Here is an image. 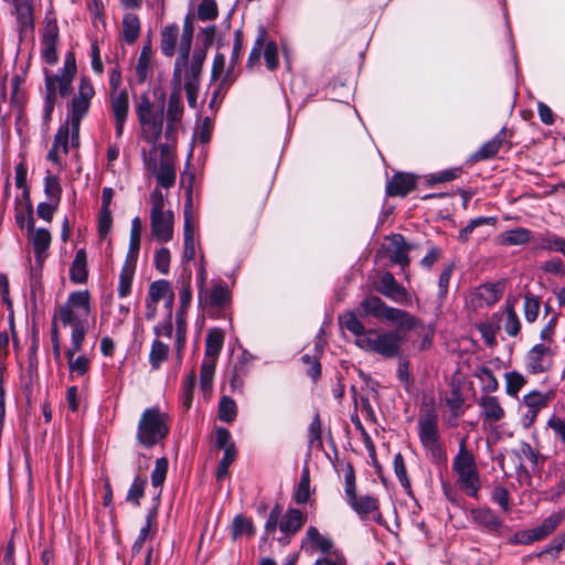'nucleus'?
<instances>
[{"instance_id":"49","label":"nucleus","mask_w":565,"mask_h":565,"mask_svg":"<svg viewBox=\"0 0 565 565\" xmlns=\"http://www.w3.org/2000/svg\"><path fill=\"white\" fill-rule=\"evenodd\" d=\"M539 248L563 254L565 249V238L554 233L546 232L539 238Z\"/></svg>"},{"instance_id":"57","label":"nucleus","mask_w":565,"mask_h":565,"mask_svg":"<svg viewBox=\"0 0 565 565\" xmlns=\"http://www.w3.org/2000/svg\"><path fill=\"white\" fill-rule=\"evenodd\" d=\"M310 498V478L307 470L302 471L296 491L294 493V500L298 504L306 503Z\"/></svg>"},{"instance_id":"3","label":"nucleus","mask_w":565,"mask_h":565,"mask_svg":"<svg viewBox=\"0 0 565 565\" xmlns=\"http://www.w3.org/2000/svg\"><path fill=\"white\" fill-rule=\"evenodd\" d=\"M192 36V26L185 24L183 28V33L180 38L179 56L177 58L183 60V66L180 76V89L182 90V83L184 82V90L186 94L188 104L191 108H196L200 76L202 72V65L205 60V52L202 50H196L193 52L191 58H189Z\"/></svg>"},{"instance_id":"8","label":"nucleus","mask_w":565,"mask_h":565,"mask_svg":"<svg viewBox=\"0 0 565 565\" xmlns=\"http://www.w3.org/2000/svg\"><path fill=\"white\" fill-rule=\"evenodd\" d=\"M355 344L364 351L392 359L399 354L403 338L395 331L367 329L362 338L355 339Z\"/></svg>"},{"instance_id":"28","label":"nucleus","mask_w":565,"mask_h":565,"mask_svg":"<svg viewBox=\"0 0 565 565\" xmlns=\"http://www.w3.org/2000/svg\"><path fill=\"white\" fill-rule=\"evenodd\" d=\"M30 241L33 246L36 265L43 266L47 256L46 250L51 244L50 232L45 228H30Z\"/></svg>"},{"instance_id":"14","label":"nucleus","mask_w":565,"mask_h":565,"mask_svg":"<svg viewBox=\"0 0 565 565\" xmlns=\"http://www.w3.org/2000/svg\"><path fill=\"white\" fill-rule=\"evenodd\" d=\"M180 297V309L175 316V334H174V349L177 359L181 361L182 352L186 341V323L184 320V312L189 308L192 299L191 291V275L189 274L182 280V286L179 292Z\"/></svg>"},{"instance_id":"23","label":"nucleus","mask_w":565,"mask_h":565,"mask_svg":"<svg viewBox=\"0 0 565 565\" xmlns=\"http://www.w3.org/2000/svg\"><path fill=\"white\" fill-rule=\"evenodd\" d=\"M17 28L20 38L26 36L34 30V7L32 0H12Z\"/></svg>"},{"instance_id":"52","label":"nucleus","mask_w":565,"mask_h":565,"mask_svg":"<svg viewBox=\"0 0 565 565\" xmlns=\"http://www.w3.org/2000/svg\"><path fill=\"white\" fill-rule=\"evenodd\" d=\"M254 525L250 519L236 515L231 525V534L233 540H236L243 535L252 536L254 534Z\"/></svg>"},{"instance_id":"37","label":"nucleus","mask_w":565,"mask_h":565,"mask_svg":"<svg viewBox=\"0 0 565 565\" xmlns=\"http://www.w3.org/2000/svg\"><path fill=\"white\" fill-rule=\"evenodd\" d=\"M136 270V262L126 259L119 274L118 296L126 298L131 294V286Z\"/></svg>"},{"instance_id":"64","label":"nucleus","mask_w":565,"mask_h":565,"mask_svg":"<svg viewBox=\"0 0 565 565\" xmlns=\"http://www.w3.org/2000/svg\"><path fill=\"white\" fill-rule=\"evenodd\" d=\"M217 17V6L214 0H202L198 8V18L202 21L214 20Z\"/></svg>"},{"instance_id":"46","label":"nucleus","mask_w":565,"mask_h":565,"mask_svg":"<svg viewBox=\"0 0 565 565\" xmlns=\"http://www.w3.org/2000/svg\"><path fill=\"white\" fill-rule=\"evenodd\" d=\"M215 366L216 362L212 360L202 361L200 372V386L205 397H207L212 392Z\"/></svg>"},{"instance_id":"15","label":"nucleus","mask_w":565,"mask_h":565,"mask_svg":"<svg viewBox=\"0 0 565 565\" xmlns=\"http://www.w3.org/2000/svg\"><path fill=\"white\" fill-rule=\"evenodd\" d=\"M554 392H541L532 390L522 397L521 406L525 412L521 415L520 423L524 428H530L537 418L539 413L548 406L554 399Z\"/></svg>"},{"instance_id":"61","label":"nucleus","mask_w":565,"mask_h":565,"mask_svg":"<svg viewBox=\"0 0 565 565\" xmlns=\"http://www.w3.org/2000/svg\"><path fill=\"white\" fill-rule=\"evenodd\" d=\"M168 472V460L162 457L156 460L154 469L151 472V483L154 488L163 484Z\"/></svg>"},{"instance_id":"30","label":"nucleus","mask_w":565,"mask_h":565,"mask_svg":"<svg viewBox=\"0 0 565 565\" xmlns=\"http://www.w3.org/2000/svg\"><path fill=\"white\" fill-rule=\"evenodd\" d=\"M415 177L408 173H396L386 184V193L391 196H405L415 189Z\"/></svg>"},{"instance_id":"2","label":"nucleus","mask_w":565,"mask_h":565,"mask_svg":"<svg viewBox=\"0 0 565 565\" xmlns=\"http://www.w3.org/2000/svg\"><path fill=\"white\" fill-rule=\"evenodd\" d=\"M76 72V58L73 52L65 54L63 67H61L57 73H52L47 68L43 70L45 89L42 120L44 125H49L51 121L54 107L57 103V96L66 97L72 93Z\"/></svg>"},{"instance_id":"35","label":"nucleus","mask_w":565,"mask_h":565,"mask_svg":"<svg viewBox=\"0 0 565 565\" xmlns=\"http://www.w3.org/2000/svg\"><path fill=\"white\" fill-rule=\"evenodd\" d=\"M531 231L524 227L504 231L499 235V243L504 246L524 245L531 241Z\"/></svg>"},{"instance_id":"32","label":"nucleus","mask_w":565,"mask_h":565,"mask_svg":"<svg viewBox=\"0 0 565 565\" xmlns=\"http://www.w3.org/2000/svg\"><path fill=\"white\" fill-rule=\"evenodd\" d=\"M306 514L298 509H289L280 519L279 529L286 535L296 534L305 524Z\"/></svg>"},{"instance_id":"43","label":"nucleus","mask_w":565,"mask_h":565,"mask_svg":"<svg viewBox=\"0 0 565 565\" xmlns=\"http://www.w3.org/2000/svg\"><path fill=\"white\" fill-rule=\"evenodd\" d=\"M564 514L561 511L553 512L547 518L543 520V522L534 527V531L536 533V537L539 541L547 537L550 534H552L558 525L563 522Z\"/></svg>"},{"instance_id":"5","label":"nucleus","mask_w":565,"mask_h":565,"mask_svg":"<svg viewBox=\"0 0 565 565\" xmlns=\"http://www.w3.org/2000/svg\"><path fill=\"white\" fill-rule=\"evenodd\" d=\"M157 102H152L148 94H141L136 103V115L140 124L142 138L151 145L159 141L164 120L166 94L161 89Z\"/></svg>"},{"instance_id":"29","label":"nucleus","mask_w":565,"mask_h":565,"mask_svg":"<svg viewBox=\"0 0 565 565\" xmlns=\"http://www.w3.org/2000/svg\"><path fill=\"white\" fill-rule=\"evenodd\" d=\"M148 297L152 299V301H164V307L170 313H172V308L174 303V291L170 281L161 279L156 280L149 286Z\"/></svg>"},{"instance_id":"36","label":"nucleus","mask_w":565,"mask_h":565,"mask_svg":"<svg viewBox=\"0 0 565 565\" xmlns=\"http://www.w3.org/2000/svg\"><path fill=\"white\" fill-rule=\"evenodd\" d=\"M507 137V129L502 128L491 140L482 145L475 153L477 160H487L494 157L502 147Z\"/></svg>"},{"instance_id":"25","label":"nucleus","mask_w":565,"mask_h":565,"mask_svg":"<svg viewBox=\"0 0 565 565\" xmlns=\"http://www.w3.org/2000/svg\"><path fill=\"white\" fill-rule=\"evenodd\" d=\"M383 249L391 262L399 265L402 268L408 266V246L401 234L388 236L383 244Z\"/></svg>"},{"instance_id":"50","label":"nucleus","mask_w":565,"mask_h":565,"mask_svg":"<svg viewBox=\"0 0 565 565\" xmlns=\"http://www.w3.org/2000/svg\"><path fill=\"white\" fill-rule=\"evenodd\" d=\"M497 224V217L494 216H479L469 221V223L459 231L458 239L460 242H468L473 231L482 225L494 226Z\"/></svg>"},{"instance_id":"9","label":"nucleus","mask_w":565,"mask_h":565,"mask_svg":"<svg viewBox=\"0 0 565 565\" xmlns=\"http://www.w3.org/2000/svg\"><path fill=\"white\" fill-rule=\"evenodd\" d=\"M452 469L457 475L459 488L465 491L467 495L477 498L480 490L479 472L475 456L467 450L465 440L460 443L459 451L452 462Z\"/></svg>"},{"instance_id":"38","label":"nucleus","mask_w":565,"mask_h":565,"mask_svg":"<svg viewBox=\"0 0 565 565\" xmlns=\"http://www.w3.org/2000/svg\"><path fill=\"white\" fill-rule=\"evenodd\" d=\"M87 262L84 249L76 252L75 258L70 268V278L75 284H84L87 280Z\"/></svg>"},{"instance_id":"59","label":"nucleus","mask_w":565,"mask_h":565,"mask_svg":"<svg viewBox=\"0 0 565 565\" xmlns=\"http://www.w3.org/2000/svg\"><path fill=\"white\" fill-rule=\"evenodd\" d=\"M72 328L71 345L67 351L81 352L88 330V324L75 326Z\"/></svg>"},{"instance_id":"21","label":"nucleus","mask_w":565,"mask_h":565,"mask_svg":"<svg viewBox=\"0 0 565 565\" xmlns=\"http://www.w3.org/2000/svg\"><path fill=\"white\" fill-rule=\"evenodd\" d=\"M374 287L380 294L394 302L408 305L412 301L409 292L396 281L391 273L381 274L379 280L374 282Z\"/></svg>"},{"instance_id":"11","label":"nucleus","mask_w":565,"mask_h":565,"mask_svg":"<svg viewBox=\"0 0 565 565\" xmlns=\"http://www.w3.org/2000/svg\"><path fill=\"white\" fill-rule=\"evenodd\" d=\"M361 309L365 316L383 319L399 328H413L416 319L407 311L388 307L381 298L367 296L361 302Z\"/></svg>"},{"instance_id":"34","label":"nucleus","mask_w":565,"mask_h":565,"mask_svg":"<svg viewBox=\"0 0 565 565\" xmlns=\"http://www.w3.org/2000/svg\"><path fill=\"white\" fill-rule=\"evenodd\" d=\"M121 86V71L118 66L110 68L109 71V105H113L117 98L122 99L126 104H129V95L126 88Z\"/></svg>"},{"instance_id":"39","label":"nucleus","mask_w":565,"mask_h":565,"mask_svg":"<svg viewBox=\"0 0 565 565\" xmlns=\"http://www.w3.org/2000/svg\"><path fill=\"white\" fill-rule=\"evenodd\" d=\"M224 343V334L221 330H211L206 335L205 354L203 360L217 361Z\"/></svg>"},{"instance_id":"18","label":"nucleus","mask_w":565,"mask_h":565,"mask_svg":"<svg viewBox=\"0 0 565 565\" xmlns=\"http://www.w3.org/2000/svg\"><path fill=\"white\" fill-rule=\"evenodd\" d=\"M301 550L310 556L316 554H320L321 556L331 555L334 551H338L334 547L333 541L330 536L320 533V531L310 525L306 530V534L301 540Z\"/></svg>"},{"instance_id":"31","label":"nucleus","mask_w":565,"mask_h":565,"mask_svg":"<svg viewBox=\"0 0 565 565\" xmlns=\"http://www.w3.org/2000/svg\"><path fill=\"white\" fill-rule=\"evenodd\" d=\"M152 72V47L151 43L148 42L141 47L135 66V75L137 82L139 84H143L149 77H151Z\"/></svg>"},{"instance_id":"10","label":"nucleus","mask_w":565,"mask_h":565,"mask_svg":"<svg viewBox=\"0 0 565 565\" xmlns=\"http://www.w3.org/2000/svg\"><path fill=\"white\" fill-rule=\"evenodd\" d=\"M89 312L90 294L88 290H78L68 295L67 301L58 308L55 319L64 327L83 326L88 324Z\"/></svg>"},{"instance_id":"26","label":"nucleus","mask_w":565,"mask_h":565,"mask_svg":"<svg viewBox=\"0 0 565 565\" xmlns=\"http://www.w3.org/2000/svg\"><path fill=\"white\" fill-rule=\"evenodd\" d=\"M149 168L156 177L159 186L170 189L174 185L177 178L175 166L169 153L162 151L159 164L153 163V166Z\"/></svg>"},{"instance_id":"33","label":"nucleus","mask_w":565,"mask_h":565,"mask_svg":"<svg viewBox=\"0 0 565 565\" xmlns=\"http://www.w3.org/2000/svg\"><path fill=\"white\" fill-rule=\"evenodd\" d=\"M129 105L122 99L117 98L114 100L113 105H110V111L115 121V136L117 139H120L124 134V127L128 119L129 114Z\"/></svg>"},{"instance_id":"58","label":"nucleus","mask_w":565,"mask_h":565,"mask_svg":"<svg viewBox=\"0 0 565 565\" xmlns=\"http://www.w3.org/2000/svg\"><path fill=\"white\" fill-rule=\"evenodd\" d=\"M44 192H45L49 201H54V203H60L62 189L60 185V180L56 175L47 174L45 177Z\"/></svg>"},{"instance_id":"41","label":"nucleus","mask_w":565,"mask_h":565,"mask_svg":"<svg viewBox=\"0 0 565 565\" xmlns=\"http://www.w3.org/2000/svg\"><path fill=\"white\" fill-rule=\"evenodd\" d=\"M77 352L66 351V359L72 379L84 376L90 366V361L85 354L76 356Z\"/></svg>"},{"instance_id":"22","label":"nucleus","mask_w":565,"mask_h":565,"mask_svg":"<svg viewBox=\"0 0 565 565\" xmlns=\"http://www.w3.org/2000/svg\"><path fill=\"white\" fill-rule=\"evenodd\" d=\"M503 294L501 284L486 282L475 288L468 303L473 310L490 307L499 301Z\"/></svg>"},{"instance_id":"4","label":"nucleus","mask_w":565,"mask_h":565,"mask_svg":"<svg viewBox=\"0 0 565 565\" xmlns=\"http://www.w3.org/2000/svg\"><path fill=\"white\" fill-rule=\"evenodd\" d=\"M438 414L433 398L424 401L418 415V438L427 458L435 463L446 460V449L441 441Z\"/></svg>"},{"instance_id":"62","label":"nucleus","mask_w":565,"mask_h":565,"mask_svg":"<svg viewBox=\"0 0 565 565\" xmlns=\"http://www.w3.org/2000/svg\"><path fill=\"white\" fill-rule=\"evenodd\" d=\"M396 374L405 391L409 393L414 382L409 373V362L407 359H399Z\"/></svg>"},{"instance_id":"45","label":"nucleus","mask_w":565,"mask_h":565,"mask_svg":"<svg viewBox=\"0 0 565 565\" xmlns=\"http://www.w3.org/2000/svg\"><path fill=\"white\" fill-rule=\"evenodd\" d=\"M475 376L479 380L481 385V392L482 395H491V393H494L499 388V382L495 379L493 372L487 367L481 366L476 370Z\"/></svg>"},{"instance_id":"60","label":"nucleus","mask_w":565,"mask_h":565,"mask_svg":"<svg viewBox=\"0 0 565 565\" xmlns=\"http://www.w3.org/2000/svg\"><path fill=\"white\" fill-rule=\"evenodd\" d=\"M393 466H394L395 476L399 480L401 486L404 489H409L411 488V482H409V479H408V476H407L405 460H404V457L402 456L401 452H397L394 456Z\"/></svg>"},{"instance_id":"20","label":"nucleus","mask_w":565,"mask_h":565,"mask_svg":"<svg viewBox=\"0 0 565 565\" xmlns=\"http://www.w3.org/2000/svg\"><path fill=\"white\" fill-rule=\"evenodd\" d=\"M183 260L190 262L195 256V221L192 205V191L189 190L183 210Z\"/></svg>"},{"instance_id":"13","label":"nucleus","mask_w":565,"mask_h":565,"mask_svg":"<svg viewBox=\"0 0 565 565\" xmlns=\"http://www.w3.org/2000/svg\"><path fill=\"white\" fill-rule=\"evenodd\" d=\"M183 66V60L177 58L174 63L173 76H172V90L170 93L168 99L167 107V134L173 131L177 126L181 122L183 117V103H182V94L180 89V76L181 70Z\"/></svg>"},{"instance_id":"63","label":"nucleus","mask_w":565,"mask_h":565,"mask_svg":"<svg viewBox=\"0 0 565 565\" xmlns=\"http://www.w3.org/2000/svg\"><path fill=\"white\" fill-rule=\"evenodd\" d=\"M235 458H236V448L235 447H230L228 449H225L223 458L221 459V461L218 462L217 468H216L217 480H222L223 478L226 477V475L228 473V468L232 465V462L235 460Z\"/></svg>"},{"instance_id":"47","label":"nucleus","mask_w":565,"mask_h":565,"mask_svg":"<svg viewBox=\"0 0 565 565\" xmlns=\"http://www.w3.org/2000/svg\"><path fill=\"white\" fill-rule=\"evenodd\" d=\"M348 504L361 516L370 514L372 511L377 510V500L371 495L355 497L348 502Z\"/></svg>"},{"instance_id":"40","label":"nucleus","mask_w":565,"mask_h":565,"mask_svg":"<svg viewBox=\"0 0 565 565\" xmlns=\"http://www.w3.org/2000/svg\"><path fill=\"white\" fill-rule=\"evenodd\" d=\"M179 39V26L170 24L161 31L160 49L166 56H173L175 53V45Z\"/></svg>"},{"instance_id":"12","label":"nucleus","mask_w":565,"mask_h":565,"mask_svg":"<svg viewBox=\"0 0 565 565\" xmlns=\"http://www.w3.org/2000/svg\"><path fill=\"white\" fill-rule=\"evenodd\" d=\"M198 300L201 309L210 316H218L231 302V290L223 282H215L211 288L198 290Z\"/></svg>"},{"instance_id":"55","label":"nucleus","mask_w":565,"mask_h":565,"mask_svg":"<svg viewBox=\"0 0 565 565\" xmlns=\"http://www.w3.org/2000/svg\"><path fill=\"white\" fill-rule=\"evenodd\" d=\"M503 329L505 333L510 337H518L521 331V321L520 318L514 310V308L510 305L505 308V317L503 320Z\"/></svg>"},{"instance_id":"51","label":"nucleus","mask_w":565,"mask_h":565,"mask_svg":"<svg viewBox=\"0 0 565 565\" xmlns=\"http://www.w3.org/2000/svg\"><path fill=\"white\" fill-rule=\"evenodd\" d=\"M339 323L343 329L353 333L356 337L355 339L362 338V335L367 332V329L364 328L354 312H347L340 316Z\"/></svg>"},{"instance_id":"19","label":"nucleus","mask_w":565,"mask_h":565,"mask_svg":"<svg viewBox=\"0 0 565 565\" xmlns=\"http://www.w3.org/2000/svg\"><path fill=\"white\" fill-rule=\"evenodd\" d=\"M58 36L60 33L56 20L46 18L41 36V56L49 65H55L58 62Z\"/></svg>"},{"instance_id":"42","label":"nucleus","mask_w":565,"mask_h":565,"mask_svg":"<svg viewBox=\"0 0 565 565\" xmlns=\"http://www.w3.org/2000/svg\"><path fill=\"white\" fill-rule=\"evenodd\" d=\"M142 223L141 220L136 216L131 221L130 237H129V249L126 259L137 262L138 253L140 249Z\"/></svg>"},{"instance_id":"6","label":"nucleus","mask_w":565,"mask_h":565,"mask_svg":"<svg viewBox=\"0 0 565 565\" xmlns=\"http://www.w3.org/2000/svg\"><path fill=\"white\" fill-rule=\"evenodd\" d=\"M168 195L156 186L150 195V230L151 235L159 243H168L173 237L174 214L172 210L167 207Z\"/></svg>"},{"instance_id":"7","label":"nucleus","mask_w":565,"mask_h":565,"mask_svg":"<svg viewBox=\"0 0 565 565\" xmlns=\"http://www.w3.org/2000/svg\"><path fill=\"white\" fill-rule=\"evenodd\" d=\"M168 419V415L158 407L145 409L137 427L138 443L147 448L161 443L169 434Z\"/></svg>"},{"instance_id":"53","label":"nucleus","mask_w":565,"mask_h":565,"mask_svg":"<svg viewBox=\"0 0 565 565\" xmlns=\"http://www.w3.org/2000/svg\"><path fill=\"white\" fill-rule=\"evenodd\" d=\"M505 379V393L511 397H516L519 392L526 384V380L524 375H522L518 371L507 372L504 374Z\"/></svg>"},{"instance_id":"16","label":"nucleus","mask_w":565,"mask_h":565,"mask_svg":"<svg viewBox=\"0 0 565 565\" xmlns=\"http://www.w3.org/2000/svg\"><path fill=\"white\" fill-rule=\"evenodd\" d=\"M555 352L552 345L546 343L534 344L525 355V367L531 374H541L553 366Z\"/></svg>"},{"instance_id":"24","label":"nucleus","mask_w":565,"mask_h":565,"mask_svg":"<svg viewBox=\"0 0 565 565\" xmlns=\"http://www.w3.org/2000/svg\"><path fill=\"white\" fill-rule=\"evenodd\" d=\"M477 404L484 425L492 426L505 417V411L497 396L481 395Z\"/></svg>"},{"instance_id":"56","label":"nucleus","mask_w":565,"mask_h":565,"mask_svg":"<svg viewBox=\"0 0 565 565\" xmlns=\"http://www.w3.org/2000/svg\"><path fill=\"white\" fill-rule=\"evenodd\" d=\"M237 416V406L232 397L223 396L218 403V418L225 423H232Z\"/></svg>"},{"instance_id":"17","label":"nucleus","mask_w":565,"mask_h":565,"mask_svg":"<svg viewBox=\"0 0 565 565\" xmlns=\"http://www.w3.org/2000/svg\"><path fill=\"white\" fill-rule=\"evenodd\" d=\"M265 35L266 32L260 30L249 53L248 66L254 67L258 65L263 54L267 68L274 71L278 67V46L274 41L265 42Z\"/></svg>"},{"instance_id":"54","label":"nucleus","mask_w":565,"mask_h":565,"mask_svg":"<svg viewBox=\"0 0 565 565\" xmlns=\"http://www.w3.org/2000/svg\"><path fill=\"white\" fill-rule=\"evenodd\" d=\"M540 308L541 303L539 298L531 292L525 294L523 299V313L529 323H533L537 320Z\"/></svg>"},{"instance_id":"1","label":"nucleus","mask_w":565,"mask_h":565,"mask_svg":"<svg viewBox=\"0 0 565 565\" xmlns=\"http://www.w3.org/2000/svg\"><path fill=\"white\" fill-rule=\"evenodd\" d=\"M94 96L95 88L92 81L83 76L79 79L77 93L66 104V121L58 128L47 153V160L52 163L61 167L60 153H67L70 139L73 147L79 146L81 122L87 116Z\"/></svg>"},{"instance_id":"48","label":"nucleus","mask_w":565,"mask_h":565,"mask_svg":"<svg viewBox=\"0 0 565 565\" xmlns=\"http://www.w3.org/2000/svg\"><path fill=\"white\" fill-rule=\"evenodd\" d=\"M140 33V22L136 14L127 13L122 19V39L131 44Z\"/></svg>"},{"instance_id":"44","label":"nucleus","mask_w":565,"mask_h":565,"mask_svg":"<svg viewBox=\"0 0 565 565\" xmlns=\"http://www.w3.org/2000/svg\"><path fill=\"white\" fill-rule=\"evenodd\" d=\"M170 348L160 339H154L149 352V363L152 370H159L161 364L168 359Z\"/></svg>"},{"instance_id":"27","label":"nucleus","mask_w":565,"mask_h":565,"mask_svg":"<svg viewBox=\"0 0 565 565\" xmlns=\"http://www.w3.org/2000/svg\"><path fill=\"white\" fill-rule=\"evenodd\" d=\"M472 521L491 534H498L503 525L502 519L490 508H477L471 510Z\"/></svg>"}]
</instances>
